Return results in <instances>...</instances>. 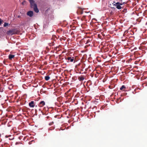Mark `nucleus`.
Returning a JSON list of instances; mask_svg holds the SVG:
<instances>
[{
  "label": "nucleus",
  "instance_id": "f257e3e1",
  "mask_svg": "<svg viewBox=\"0 0 147 147\" xmlns=\"http://www.w3.org/2000/svg\"><path fill=\"white\" fill-rule=\"evenodd\" d=\"M125 3V2L123 3H121L119 2H117L115 3V4H113H113L114 5L116 6V8L118 9H121L122 8L121 5H122L123 4H124Z\"/></svg>",
  "mask_w": 147,
  "mask_h": 147
},
{
  "label": "nucleus",
  "instance_id": "f03ea898",
  "mask_svg": "<svg viewBox=\"0 0 147 147\" xmlns=\"http://www.w3.org/2000/svg\"><path fill=\"white\" fill-rule=\"evenodd\" d=\"M29 1L30 3L31 7L33 8L37 5L36 4L34 3V0H29Z\"/></svg>",
  "mask_w": 147,
  "mask_h": 147
},
{
  "label": "nucleus",
  "instance_id": "7ed1b4c3",
  "mask_svg": "<svg viewBox=\"0 0 147 147\" xmlns=\"http://www.w3.org/2000/svg\"><path fill=\"white\" fill-rule=\"evenodd\" d=\"M66 59L67 60L68 62H72L74 61V57H69L66 58Z\"/></svg>",
  "mask_w": 147,
  "mask_h": 147
},
{
  "label": "nucleus",
  "instance_id": "20e7f679",
  "mask_svg": "<svg viewBox=\"0 0 147 147\" xmlns=\"http://www.w3.org/2000/svg\"><path fill=\"white\" fill-rule=\"evenodd\" d=\"M27 15L30 17H32L33 15V12L31 11H29L27 12Z\"/></svg>",
  "mask_w": 147,
  "mask_h": 147
},
{
  "label": "nucleus",
  "instance_id": "39448f33",
  "mask_svg": "<svg viewBox=\"0 0 147 147\" xmlns=\"http://www.w3.org/2000/svg\"><path fill=\"white\" fill-rule=\"evenodd\" d=\"M29 105L30 107H34V102L33 101H31L29 103Z\"/></svg>",
  "mask_w": 147,
  "mask_h": 147
},
{
  "label": "nucleus",
  "instance_id": "423d86ee",
  "mask_svg": "<svg viewBox=\"0 0 147 147\" xmlns=\"http://www.w3.org/2000/svg\"><path fill=\"white\" fill-rule=\"evenodd\" d=\"M45 104V102L44 101H41L39 104V106L40 107H42Z\"/></svg>",
  "mask_w": 147,
  "mask_h": 147
},
{
  "label": "nucleus",
  "instance_id": "0eeeda50",
  "mask_svg": "<svg viewBox=\"0 0 147 147\" xmlns=\"http://www.w3.org/2000/svg\"><path fill=\"white\" fill-rule=\"evenodd\" d=\"M78 79L80 81H82L84 79V76H81L78 77Z\"/></svg>",
  "mask_w": 147,
  "mask_h": 147
},
{
  "label": "nucleus",
  "instance_id": "6e6552de",
  "mask_svg": "<svg viewBox=\"0 0 147 147\" xmlns=\"http://www.w3.org/2000/svg\"><path fill=\"white\" fill-rule=\"evenodd\" d=\"M7 34L9 35H11L14 34L13 32L11 30H9L7 32Z\"/></svg>",
  "mask_w": 147,
  "mask_h": 147
},
{
  "label": "nucleus",
  "instance_id": "1a4fd4ad",
  "mask_svg": "<svg viewBox=\"0 0 147 147\" xmlns=\"http://www.w3.org/2000/svg\"><path fill=\"white\" fill-rule=\"evenodd\" d=\"M34 11H35V12L36 13H38L39 12V10L38 8H37V5L35 7H34L33 8Z\"/></svg>",
  "mask_w": 147,
  "mask_h": 147
},
{
  "label": "nucleus",
  "instance_id": "9d476101",
  "mask_svg": "<svg viewBox=\"0 0 147 147\" xmlns=\"http://www.w3.org/2000/svg\"><path fill=\"white\" fill-rule=\"evenodd\" d=\"M126 87L124 85H122L120 88V90H123V91L125 90Z\"/></svg>",
  "mask_w": 147,
  "mask_h": 147
},
{
  "label": "nucleus",
  "instance_id": "9b49d317",
  "mask_svg": "<svg viewBox=\"0 0 147 147\" xmlns=\"http://www.w3.org/2000/svg\"><path fill=\"white\" fill-rule=\"evenodd\" d=\"M14 57V55H9V59H11Z\"/></svg>",
  "mask_w": 147,
  "mask_h": 147
},
{
  "label": "nucleus",
  "instance_id": "f8f14e48",
  "mask_svg": "<svg viewBox=\"0 0 147 147\" xmlns=\"http://www.w3.org/2000/svg\"><path fill=\"white\" fill-rule=\"evenodd\" d=\"M78 12L79 13H80V14H82L83 13V10L82 9H80L78 10Z\"/></svg>",
  "mask_w": 147,
  "mask_h": 147
},
{
  "label": "nucleus",
  "instance_id": "ddd939ff",
  "mask_svg": "<svg viewBox=\"0 0 147 147\" xmlns=\"http://www.w3.org/2000/svg\"><path fill=\"white\" fill-rule=\"evenodd\" d=\"M20 128H23L24 127V123H21V125H20Z\"/></svg>",
  "mask_w": 147,
  "mask_h": 147
},
{
  "label": "nucleus",
  "instance_id": "4468645a",
  "mask_svg": "<svg viewBox=\"0 0 147 147\" xmlns=\"http://www.w3.org/2000/svg\"><path fill=\"white\" fill-rule=\"evenodd\" d=\"M50 78L49 76H47L45 77V79L46 80L48 81L49 79Z\"/></svg>",
  "mask_w": 147,
  "mask_h": 147
},
{
  "label": "nucleus",
  "instance_id": "2eb2a0df",
  "mask_svg": "<svg viewBox=\"0 0 147 147\" xmlns=\"http://www.w3.org/2000/svg\"><path fill=\"white\" fill-rule=\"evenodd\" d=\"M8 25H10V24L8 23L5 22V23L3 25V26H4V27H6Z\"/></svg>",
  "mask_w": 147,
  "mask_h": 147
},
{
  "label": "nucleus",
  "instance_id": "dca6fc26",
  "mask_svg": "<svg viewBox=\"0 0 147 147\" xmlns=\"http://www.w3.org/2000/svg\"><path fill=\"white\" fill-rule=\"evenodd\" d=\"M49 45L50 46H52L54 45V42H52V43H49Z\"/></svg>",
  "mask_w": 147,
  "mask_h": 147
},
{
  "label": "nucleus",
  "instance_id": "f3484780",
  "mask_svg": "<svg viewBox=\"0 0 147 147\" xmlns=\"http://www.w3.org/2000/svg\"><path fill=\"white\" fill-rule=\"evenodd\" d=\"M90 39L88 40L86 42V44H88L89 42H90Z\"/></svg>",
  "mask_w": 147,
  "mask_h": 147
},
{
  "label": "nucleus",
  "instance_id": "a211bd4d",
  "mask_svg": "<svg viewBox=\"0 0 147 147\" xmlns=\"http://www.w3.org/2000/svg\"><path fill=\"white\" fill-rule=\"evenodd\" d=\"M53 123H54L53 122H51V123H49V125H53Z\"/></svg>",
  "mask_w": 147,
  "mask_h": 147
},
{
  "label": "nucleus",
  "instance_id": "6ab92c4d",
  "mask_svg": "<svg viewBox=\"0 0 147 147\" xmlns=\"http://www.w3.org/2000/svg\"><path fill=\"white\" fill-rule=\"evenodd\" d=\"M2 21L1 20V19L0 18V25H1V24L2 23Z\"/></svg>",
  "mask_w": 147,
  "mask_h": 147
},
{
  "label": "nucleus",
  "instance_id": "aec40b11",
  "mask_svg": "<svg viewBox=\"0 0 147 147\" xmlns=\"http://www.w3.org/2000/svg\"><path fill=\"white\" fill-rule=\"evenodd\" d=\"M128 32V31L127 30H126L124 32V34L127 33Z\"/></svg>",
  "mask_w": 147,
  "mask_h": 147
},
{
  "label": "nucleus",
  "instance_id": "412c9836",
  "mask_svg": "<svg viewBox=\"0 0 147 147\" xmlns=\"http://www.w3.org/2000/svg\"><path fill=\"white\" fill-rule=\"evenodd\" d=\"M49 116H47V119H49Z\"/></svg>",
  "mask_w": 147,
  "mask_h": 147
},
{
  "label": "nucleus",
  "instance_id": "4be33fe9",
  "mask_svg": "<svg viewBox=\"0 0 147 147\" xmlns=\"http://www.w3.org/2000/svg\"><path fill=\"white\" fill-rule=\"evenodd\" d=\"M9 89H10V90L11 89V88H10V87H9Z\"/></svg>",
  "mask_w": 147,
  "mask_h": 147
},
{
  "label": "nucleus",
  "instance_id": "5701e85b",
  "mask_svg": "<svg viewBox=\"0 0 147 147\" xmlns=\"http://www.w3.org/2000/svg\"><path fill=\"white\" fill-rule=\"evenodd\" d=\"M85 16H84L83 17V18H85Z\"/></svg>",
  "mask_w": 147,
  "mask_h": 147
},
{
  "label": "nucleus",
  "instance_id": "b1692460",
  "mask_svg": "<svg viewBox=\"0 0 147 147\" xmlns=\"http://www.w3.org/2000/svg\"><path fill=\"white\" fill-rule=\"evenodd\" d=\"M17 102H18V99H17Z\"/></svg>",
  "mask_w": 147,
  "mask_h": 147
},
{
  "label": "nucleus",
  "instance_id": "393cba45",
  "mask_svg": "<svg viewBox=\"0 0 147 147\" xmlns=\"http://www.w3.org/2000/svg\"><path fill=\"white\" fill-rule=\"evenodd\" d=\"M25 2V1L23 2V3H23V4H24V2Z\"/></svg>",
  "mask_w": 147,
  "mask_h": 147
},
{
  "label": "nucleus",
  "instance_id": "a878e982",
  "mask_svg": "<svg viewBox=\"0 0 147 147\" xmlns=\"http://www.w3.org/2000/svg\"><path fill=\"white\" fill-rule=\"evenodd\" d=\"M25 2V1L23 2V3H23V4H24V2Z\"/></svg>",
  "mask_w": 147,
  "mask_h": 147
},
{
  "label": "nucleus",
  "instance_id": "bb28decb",
  "mask_svg": "<svg viewBox=\"0 0 147 147\" xmlns=\"http://www.w3.org/2000/svg\"><path fill=\"white\" fill-rule=\"evenodd\" d=\"M20 75H22V72H20Z\"/></svg>",
  "mask_w": 147,
  "mask_h": 147
},
{
  "label": "nucleus",
  "instance_id": "cd10ccee",
  "mask_svg": "<svg viewBox=\"0 0 147 147\" xmlns=\"http://www.w3.org/2000/svg\"><path fill=\"white\" fill-rule=\"evenodd\" d=\"M19 139H20V137H19Z\"/></svg>",
  "mask_w": 147,
  "mask_h": 147
},
{
  "label": "nucleus",
  "instance_id": "c85d7f7f",
  "mask_svg": "<svg viewBox=\"0 0 147 147\" xmlns=\"http://www.w3.org/2000/svg\"><path fill=\"white\" fill-rule=\"evenodd\" d=\"M113 3H115V2L114 1Z\"/></svg>",
  "mask_w": 147,
  "mask_h": 147
},
{
  "label": "nucleus",
  "instance_id": "c756f323",
  "mask_svg": "<svg viewBox=\"0 0 147 147\" xmlns=\"http://www.w3.org/2000/svg\"><path fill=\"white\" fill-rule=\"evenodd\" d=\"M121 1H122V0H121Z\"/></svg>",
  "mask_w": 147,
  "mask_h": 147
}]
</instances>
